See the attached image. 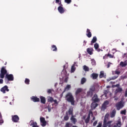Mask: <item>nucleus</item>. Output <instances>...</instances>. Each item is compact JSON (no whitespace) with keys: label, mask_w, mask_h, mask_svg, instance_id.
<instances>
[{"label":"nucleus","mask_w":127,"mask_h":127,"mask_svg":"<svg viewBox=\"0 0 127 127\" xmlns=\"http://www.w3.org/2000/svg\"><path fill=\"white\" fill-rule=\"evenodd\" d=\"M65 99L67 102L70 103L72 106L75 105V99L71 92H68L66 94Z\"/></svg>","instance_id":"1"},{"label":"nucleus","mask_w":127,"mask_h":127,"mask_svg":"<svg viewBox=\"0 0 127 127\" xmlns=\"http://www.w3.org/2000/svg\"><path fill=\"white\" fill-rule=\"evenodd\" d=\"M6 73H7V70H6L4 67H2L0 70V78H1V79H3Z\"/></svg>","instance_id":"2"},{"label":"nucleus","mask_w":127,"mask_h":127,"mask_svg":"<svg viewBox=\"0 0 127 127\" xmlns=\"http://www.w3.org/2000/svg\"><path fill=\"white\" fill-rule=\"evenodd\" d=\"M14 78L13 74H6L5 76V82H8V81H13Z\"/></svg>","instance_id":"3"},{"label":"nucleus","mask_w":127,"mask_h":127,"mask_svg":"<svg viewBox=\"0 0 127 127\" xmlns=\"http://www.w3.org/2000/svg\"><path fill=\"white\" fill-rule=\"evenodd\" d=\"M73 111L74 110L73 109V107L70 106L69 108V109L68 110V111L65 112V115L71 116V117H72V116H74L73 115L74 114Z\"/></svg>","instance_id":"4"},{"label":"nucleus","mask_w":127,"mask_h":127,"mask_svg":"<svg viewBox=\"0 0 127 127\" xmlns=\"http://www.w3.org/2000/svg\"><path fill=\"white\" fill-rule=\"evenodd\" d=\"M58 10L61 14L65 12V9H64V8H63V4L61 3V2H60V6L58 7Z\"/></svg>","instance_id":"5"},{"label":"nucleus","mask_w":127,"mask_h":127,"mask_svg":"<svg viewBox=\"0 0 127 127\" xmlns=\"http://www.w3.org/2000/svg\"><path fill=\"white\" fill-rule=\"evenodd\" d=\"M40 121L41 126H42V127H46V125H47V122L45 120V118L41 117L40 118Z\"/></svg>","instance_id":"6"},{"label":"nucleus","mask_w":127,"mask_h":127,"mask_svg":"<svg viewBox=\"0 0 127 127\" xmlns=\"http://www.w3.org/2000/svg\"><path fill=\"white\" fill-rule=\"evenodd\" d=\"M0 91L3 93V94H5L6 92H9V89H8L7 85H5L0 89Z\"/></svg>","instance_id":"7"},{"label":"nucleus","mask_w":127,"mask_h":127,"mask_svg":"<svg viewBox=\"0 0 127 127\" xmlns=\"http://www.w3.org/2000/svg\"><path fill=\"white\" fill-rule=\"evenodd\" d=\"M92 101L94 103H99L100 102V98L98 97V95L97 94H95L92 97Z\"/></svg>","instance_id":"8"},{"label":"nucleus","mask_w":127,"mask_h":127,"mask_svg":"<svg viewBox=\"0 0 127 127\" xmlns=\"http://www.w3.org/2000/svg\"><path fill=\"white\" fill-rule=\"evenodd\" d=\"M11 118L13 123H17L19 121V117L17 115H12Z\"/></svg>","instance_id":"9"},{"label":"nucleus","mask_w":127,"mask_h":127,"mask_svg":"<svg viewBox=\"0 0 127 127\" xmlns=\"http://www.w3.org/2000/svg\"><path fill=\"white\" fill-rule=\"evenodd\" d=\"M116 107L117 110H120L121 109H123L124 108V104L122 101L119 102L117 104H116Z\"/></svg>","instance_id":"10"},{"label":"nucleus","mask_w":127,"mask_h":127,"mask_svg":"<svg viewBox=\"0 0 127 127\" xmlns=\"http://www.w3.org/2000/svg\"><path fill=\"white\" fill-rule=\"evenodd\" d=\"M31 100L33 102H34V103H37L38 102H40V99H39V98H38L36 96H32L31 98Z\"/></svg>","instance_id":"11"},{"label":"nucleus","mask_w":127,"mask_h":127,"mask_svg":"<svg viewBox=\"0 0 127 127\" xmlns=\"http://www.w3.org/2000/svg\"><path fill=\"white\" fill-rule=\"evenodd\" d=\"M90 115L93 116V112H91L89 113L87 118L85 120V124H89V122H90V118L91 117Z\"/></svg>","instance_id":"12"},{"label":"nucleus","mask_w":127,"mask_h":127,"mask_svg":"<svg viewBox=\"0 0 127 127\" xmlns=\"http://www.w3.org/2000/svg\"><path fill=\"white\" fill-rule=\"evenodd\" d=\"M109 101L106 100L105 101L104 103L102 104V108L104 109V110H106L107 108H108V105H109Z\"/></svg>","instance_id":"13"},{"label":"nucleus","mask_w":127,"mask_h":127,"mask_svg":"<svg viewBox=\"0 0 127 127\" xmlns=\"http://www.w3.org/2000/svg\"><path fill=\"white\" fill-rule=\"evenodd\" d=\"M82 92H83V89L77 88L76 91H75V96L76 97H78V96H79V95H80V94H81Z\"/></svg>","instance_id":"14"},{"label":"nucleus","mask_w":127,"mask_h":127,"mask_svg":"<svg viewBox=\"0 0 127 127\" xmlns=\"http://www.w3.org/2000/svg\"><path fill=\"white\" fill-rule=\"evenodd\" d=\"M75 66H76V67H78V65H77V63L76 62H74V64L71 66V73H73V72H75V70H76V67H75Z\"/></svg>","instance_id":"15"},{"label":"nucleus","mask_w":127,"mask_h":127,"mask_svg":"<svg viewBox=\"0 0 127 127\" xmlns=\"http://www.w3.org/2000/svg\"><path fill=\"white\" fill-rule=\"evenodd\" d=\"M70 121L73 124V125H76V123H77V119L75 118V117L74 116H72L70 117Z\"/></svg>","instance_id":"16"},{"label":"nucleus","mask_w":127,"mask_h":127,"mask_svg":"<svg viewBox=\"0 0 127 127\" xmlns=\"http://www.w3.org/2000/svg\"><path fill=\"white\" fill-rule=\"evenodd\" d=\"M98 77H99V74L96 73H93L91 75V77L92 78L93 80H96Z\"/></svg>","instance_id":"17"},{"label":"nucleus","mask_w":127,"mask_h":127,"mask_svg":"<svg viewBox=\"0 0 127 127\" xmlns=\"http://www.w3.org/2000/svg\"><path fill=\"white\" fill-rule=\"evenodd\" d=\"M86 51L87 53L89 54V55H92L93 54V51H94V49L92 48H87Z\"/></svg>","instance_id":"18"},{"label":"nucleus","mask_w":127,"mask_h":127,"mask_svg":"<svg viewBox=\"0 0 127 127\" xmlns=\"http://www.w3.org/2000/svg\"><path fill=\"white\" fill-rule=\"evenodd\" d=\"M86 32V36H87V37H88V38H91V37H92V33L91 32L90 29H87Z\"/></svg>","instance_id":"19"},{"label":"nucleus","mask_w":127,"mask_h":127,"mask_svg":"<svg viewBox=\"0 0 127 127\" xmlns=\"http://www.w3.org/2000/svg\"><path fill=\"white\" fill-rule=\"evenodd\" d=\"M116 113L117 111H116V109H114L113 110H112V111L110 113L111 118H115Z\"/></svg>","instance_id":"20"},{"label":"nucleus","mask_w":127,"mask_h":127,"mask_svg":"<svg viewBox=\"0 0 127 127\" xmlns=\"http://www.w3.org/2000/svg\"><path fill=\"white\" fill-rule=\"evenodd\" d=\"M40 99L41 100V103L42 104H45L46 103V99H45V97L43 96H40Z\"/></svg>","instance_id":"21"},{"label":"nucleus","mask_w":127,"mask_h":127,"mask_svg":"<svg viewBox=\"0 0 127 127\" xmlns=\"http://www.w3.org/2000/svg\"><path fill=\"white\" fill-rule=\"evenodd\" d=\"M97 42V37L94 36L93 37L92 41H91V45H93L94 43H96Z\"/></svg>","instance_id":"22"},{"label":"nucleus","mask_w":127,"mask_h":127,"mask_svg":"<svg viewBox=\"0 0 127 127\" xmlns=\"http://www.w3.org/2000/svg\"><path fill=\"white\" fill-rule=\"evenodd\" d=\"M127 65V61H126L125 62H121L120 63V65L122 66V67H126Z\"/></svg>","instance_id":"23"},{"label":"nucleus","mask_w":127,"mask_h":127,"mask_svg":"<svg viewBox=\"0 0 127 127\" xmlns=\"http://www.w3.org/2000/svg\"><path fill=\"white\" fill-rule=\"evenodd\" d=\"M30 126H32V127H39V126L37 125V123L34 122L33 121L31 123Z\"/></svg>","instance_id":"24"},{"label":"nucleus","mask_w":127,"mask_h":127,"mask_svg":"<svg viewBox=\"0 0 127 127\" xmlns=\"http://www.w3.org/2000/svg\"><path fill=\"white\" fill-rule=\"evenodd\" d=\"M121 92H123V88L119 87L115 90V94H118V93H121Z\"/></svg>","instance_id":"25"},{"label":"nucleus","mask_w":127,"mask_h":127,"mask_svg":"<svg viewBox=\"0 0 127 127\" xmlns=\"http://www.w3.org/2000/svg\"><path fill=\"white\" fill-rule=\"evenodd\" d=\"M93 96V92L90 90L87 91V97H92Z\"/></svg>","instance_id":"26"},{"label":"nucleus","mask_w":127,"mask_h":127,"mask_svg":"<svg viewBox=\"0 0 127 127\" xmlns=\"http://www.w3.org/2000/svg\"><path fill=\"white\" fill-rule=\"evenodd\" d=\"M98 104L97 103H92L91 104V108L92 109H96V108H97V107H98Z\"/></svg>","instance_id":"27"},{"label":"nucleus","mask_w":127,"mask_h":127,"mask_svg":"<svg viewBox=\"0 0 127 127\" xmlns=\"http://www.w3.org/2000/svg\"><path fill=\"white\" fill-rule=\"evenodd\" d=\"M89 91L92 92H95L96 91V87L94 85L92 86L89 89Z\"/></svg>","instance_id":"28"},{"label":"nucleus","mask_w":127,"mask_h":127,"mask_svg":"<svg viewBox=\"0 0 127 127\" xmlns=\"http://www.w3.org/2000/svg\"><path fill=\"white\" fill-rule=\"evenodd\" d=\"M70 88H71V85H67L65 88H64V92H66V91H69V90L70 89Z\"/></svg>","instance_id":"29"},{"label":"nucleus","mask_w":127,"mask_h":127,"mask_svg":"<svg viewBox=\"0 0 127 127\" xmlns=\"http://www.w3.org/2000/svg\"><path fill=\"white\" fill-rule=\"evenodd\" d=\"M52 50H53V51H57V47L55 45L52 46Z\"/></svg>","instance_id":"30"},{"label":"nucleus","mask_w":127,"mask_h":127,"mask_svg":"<svg viewBox=\"0 0 127 127\" xmlns=\"http://www.w3.org/2000/svg\"><path fill=\"white\" fill-rule=\"evenodd\" d=\"M83 70H84L85 72H88V71H89V67L87 66V65L83 66Z\"/></svg>","instance_id":"31"},{"label":"nucleus","mask_w":127,"mask_h":127,"mask_svg":"<svg viewBox=\"0 0 127 127\" xmlns=\"http://www.w3.org/2000/svg\"><path fill=\"white\" fill-rule=\"evenodd\" d=\"M87 80L85 78L83 77L81 79V84L83 85V84H84V83H86V81Z\"/></svg>","instance_id":"32"},{"label":"nucleus","mask_w":127,"mask_h":127,"mask_svg":"<svg viewBox=\"0 0 127 127\" xmlns=\"http://www.w3.org/2000/svg\"><path fill=\"white\" fill-rule=\"evenodd\" d=\"M113 75H115V74H116L117 75H120L121 74V71L116 70L114 71V73L113 72Z\"/></svg>","instance_id":"33"},{"label":"nucleus","mask_w":127,"mask_h":127,"mask_svg":"<svg viewBox=\"0 0 127 127\" xmlns=\"http://www.w3.org/2000/svg\"><path fill=\"white\" fill-rule=\"evenodd\" d=\"M64 121H68L69 120V115L68 114H65V116L64 118Z\"/></svg>","instance_id":"34"},{"label":"nucleus","mask_w":127,"mask_h":127,"mask_svg":"<svg viewBox=\"0 0 127 127\" xmlns=\"http://www.w3.org/2000/svg\"><path fill=\"white\" fill-rule=\"evenodd\" d=\"M94 48L96 50L99 49V44L96 43L94 44Z\"/></svg>","instance_id":"35"},{"label":"nucleus","mask_w":127,"mask_h":127,"mask_svg":"<svg viewBox=\"0 0 127 127\" xmlns=\"http://www.w3.org/2000/svg\"><path fill=\"white\" fill-rule=\"evenodd\" d=\"M29 82H30V80H29V79H28V78L25 79V84H26L27 85H29Z\"/></svg>","instance_id":"36"},{"label":"nucleus","mask_w":127,"mask_h":127,"mask_svg":"<svg viewBox=\"0 0 127 127\" xmlns=\"http://www.w3.org/2000/svg\"><path fill=\"white\" fill-rule=\"evenodd\" d=\"M48 102H50L51 103H53V101H54V99H53V97H50L48 99Z\"/></svg>","instance_id":"37"},{"label":"nucleus","mask_w":127,"mask_h":127,"mask_svg":"<svg viewBox=\"0 0 127 127\" xmlns=\"http://www.w3.org/2000/svg\"><path fill=\"white\" fill-rule=\"evenodd\" d=\"M64 2H66V3L69 4L70 2H72V0H64Z\"/></svg>","instance_id":"38"},{"label":"nucleus","mask_w":127,"mask_h":127,"mask_svg":"<svg viewBox=\"0 0 127 127\" xmlns=\"http://www.w3.org/2000/svg\"><path fill=\"white\" fill-rule=\"evenodd\" d=\"M100 78H103L104 77V71H101L99 75Z\"/></svg>","instance_id":"39"},{"label":"nucleus","mask_w":127,"mask_h":127,"mask_svg":"<svg viewBox=\"0 0 127 127\" xmlns=\"http://www.w3.org/2000/svg\"><path fill=\"white\" fill-rule=\"evenodd\" d=\"M127 113V110H122L121 112V115H126V114Z\"/></svg>","instance_id":"40"},{"label":"nucleus","mask_w":127,"mask_h":127,"mask_svg":"<svg viewBox=\"0 0 127 127\" xmlns=\"http://www.w3.org/2000/svg\"><path fill=\"white\" fill-rule=\"evenodd\" d=\"M121 124H122V122H121V120H118V123L117 124L118 127H121Z\"/></svg>","instance_id":"41"},{"label":"nucleus","mask_w":127,"mask_h":127,"mask_svg":"<svg viewBox=\"0 0 127 127\" xmlns=\"http://www.w3.org/2000/svg\"><path fill=\"white\" fill-rule=\"evenodd\" d=\"M108 57H109V58H114V55L110 54V53H108Z\"/></svg>","instance_id":"42"},{"label":"nucleus","mask_w":127,"mask_h":127,"mask_svg":"<svg viewBox=\"0 0 127 127\" xmlns=\"http://www.w3.org/2000/svg\"><path fill=\"white\" fill-rule=\"evenodd\" d=\"M97 124H98V121H95L93 124V127H96V126H97Z\"/></svg>","instance_id":"43"},{"label":"nucleus","mask_w":127,"mask_h":127,"mask_svg":"<svg viewBox=\"0 0 127 127\" xmlns=\"http://www.w3.org/2000/svg\"><path fill=\"white\" fill-rule=\"evenodd\" d=\"M108 57H109L108 54H106L105 56H103V59H108Z\"/></svg>","instance_id":"44"},{"label":"nucleus","mask_w":127,"mask_h":127,"mask_svg":"<svg viewBox=\"0 0 127 127\" xmlns=\"http://www.w3.org/2000/svg\"><path fill=\"white\" fill-rule=\"evenodd\" d=\"M60 2H61V1H60V0H56V3H58L59 5H60Z\"/></svg>","instance_id":"45"},{"label":"nucleus","mask_w":127,"mask_h":127,"mask_svg":"<svg viewBox=\"0 0 127 127\" xmlns=\"http://www.w3.org/2000/svg\"><path fill=\"white\" fill-rule=\"evenodd\" d=\"M103 125H106L108 126V122H107V120H106V119H104V120Z\"/></svg>","instance_id":"46"},{"label":"nucleus","mask_w":127,"mask_h":127,"mask_svg":"<svg viewBox=\"0 0 127 127\" xmlns=\"http://www.w3.org/2000/svg\"><path fill=\"white\" fill-rule=\"evenodd\" d=\"M96 127H102V122H99Z\"/></svg>","instance_id":"47"},{"label":"nucleus","mask_w":127,"mask_h":127,"mask_svg":"<svg viewBox=\"0 0 127 127\" xmlns=\"http://www.w3.org/2000/svg\"><path fill=\"white\" fill-rule=\"evenodd\" d=\"M47 109H48V112H51V108L50 107V106H48V107H47Z\"/></svg>","instance_id":"48"},{"label":"nucleus","mask_w":127,"mask_h":127,"mask_svg":"<svg viewBox=\"0 0 127 127\" xmlns=\"http://www.w3.org/2000/svg\"><path fill=\"white\" fill-rule=\"evenodd\" d=\"M113 123V121H110L107 122V125H109V126H111L110 125Z\"/></svg>","instance_id":"49"},{"label":"nucleus","mask_w":127,"mask_h":127,"mask_svg":"<svg viewBox=\"0 0 127 127\" xmlns=\"http://www.w3.org/2000/svg\"><path fill=\"white\" fill-rule=\"evenodd\" d=\"M111 64H112V63H108L107 64V68H110V67L111 66Z\"/></svg>","instance_id":"50"},{"label":"nucleus","mask_w":127,"mask_h":127,"mask_svg":"<svg viewBox=\"0 0 127 127\" xmlns=\"http://www.w3.org/2000/svg\"><path fill=\"white\" fill-rule=\"evenodd\" d=\"M47 92L48 94H51V93H52V90H51V89H48Z\"/></svg>","instance_id":"51"},{"label":"nucleus","mask_w":127,"mask_h":127,"mask_svg":"<svg viewBox=\"0 0 127 127\" xmlns=\"http://www.w3.org/2000/svg\"><path fill=\"white\" fill-rule=\"evenodd\" d=\"M53 102H54L55 104H56V105H58V102H57V100L55 99L54 100Z\"/></svg>","instance_id":"52"},{"label":"nucleus","mask_w":127,"mask_h":127,"mask_svg":"<svg viewBox=\"0 0 127 127\" xmlns=\"http://www.w3.org/2000/svg\"><path fill=\"white\" fill-rule=\"evenodd\" d=\"M3 83V79H0V84H2Z\"/></svg>","instance_id":"53"},{"label":"nucleus","mask_w":127,"mask_h":127,"mask_svg":"<svg viewBox=\"0 0 127 127\" xmlns=\"http://www.w3.org/2000/svg\"><path fill=\"white\" fill-rule=\"evenodd\" d=\"M118 77H119V76H113L112 77V80H116V79H117V78H118Z\"/></svg>","instance_id":"54"},{"label":"nucleus","mask_w":127,"mask_h":127,"mask_svg":"<svg viewBox=\"0 0 127 127\" xmlns=\"http://www.w3.org/2000/svg\"><path fill=\"white\" fill-rule=\"evenodd\" d=\"M125 96L127 97V90H126V91H125Z\"/></svg>","instance_id":"55"},{"label":"nucleus","mask_w":127,"mask_h":127,"mask_svg":"<svg viewBox=\"0 0 127 127\" xmlns=\"http://www.w3.org/2000/svg\"><path fill=\"white\" fill-rule=\"evenodd\" d=\"M104 94H105V95H107V94H108V90H105L104 91Z\"/></svg>","instance_id":"56"},{"label":"nucleus","mask_w":127,"mask_h":127,"mask_svg":"<svg viewBox=\"0 0 127 127\" xmlns=\"http://www.w3.org/2000/svg\"><path fill=\"white\" fill-rule=\"evenodd\" d=\"M108 127V125H107L106 124H103L102 127Z\"/></svg>","instance_id":"57"},{"label":"nucleus","mask_w":127,"mask_h":127,"mask_svg":"<svg viewBox=\"0 0 127 127\" xmlns=\"http://www.w3.org/2000/svg\"><path fill=\"white\" fill-rule=\"evenodd\" d=\"M68 81V79H67V78H65V79H64V82H65V83H67V81Z\"/></svg>","instance_id":"58"},{"label":"nucleus","mask_w":127,"mask_h":127,"mask_svg":"<svg viewBox=\"0 0 127 127\" xmlns=\"http://www.w3.org/2000/svg\"><path fill=\"white\" fill-rule=\"evenodd\" d=\"M0 124H3V120H0Z\"/></svg>","instance_id":"59"},{"label":"nucleus","mask_w":127,"mask_h":127,"mask_svg":"<svg viewBox=\"0 0 127 127\" xmlns=\"http://www.w3.org/2000/svg\"><path fill=\"white\" fill-rule=\"evenodd\" d=\"M105 117H106V118H109V114H107L105 115Z\"/></svg>","instance_id":"60"},{"label":"nucleus","mask_w":127,"mask_h":127,"mask_svg":"<svg viewBox=\"0 0 127 127\" xmlns=\"http://www.w3.org/2000/svg\"><path fill=\"white\" fill-rule=\"evenodd\" d=\"M124 56L127 58V53L124 54Z\"/></svg>","instance_id":"61"},{"label":"nucleus","mask_w":127,"mask_h":127,"mask_svg":"<svg viewBox=\"0 0 127 127\" xmlns=\"http://www.w3.org/2000/svg\"><path fill=\"white\" fill-rule=\"evenodd\" d=\"M118 100H119V98L118 97L115 98V101H118Z\"/></svg>","instance_id":"62"},{"label":"nucleus","mask_w":127,"mask_h":127,"mask_svg":"<svg viewBox=\"0 0 127 127\" xmlns=\"http://www.w3.org/2000/svg\"><path fill=\"white\" fill-rule=\"evenodd\" d=\"M96 120V118L93 117L92 119V121H95Z\"/></svg>","instance_id":"63"},{"label":"nucleus","mask_w":127,"mask_h":127,"mask_svg":"<svg viewBox=\"0 0 127 127\" xmlns=\"http://www.w3.org/2000/svg\"><path fill=\"white\" fill-rule=\"evenodd\" d=\"M72 127H77V126H72Z\"/></svg>","instance_id":"64"}]
</instances>
